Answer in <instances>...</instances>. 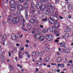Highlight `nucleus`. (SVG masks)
I'll list each match as a JSON object with an SVG mask.
<instances>
[{
  "mask_svg": "<svg viewBox=\"0 0 73 73\" xmlns=\"http://www.w3.org/2000/svg\"><path fill=\"white\" fill-rule=\"evenodd\" d=\"M49 12L48 10H46L45 12V14H46V15H49Z\"/></svg>",
  "mask_w": 73,
  "mask_h": 73,
  "instance_id": "obj_26",
  "label": "nucleus"
},
{
  "mask_svg": "<svg viewBox=\"0 0 73 73\" xmlns=\"http://www.w3.org/2000/svg\"><path fill=\"white\" fill-rule=\"evenodd\" d=\"M54 26L55 28H58L60 26V24L58 23H56L54 24Z\"/></svg>",
  "mask_w": 73,
  "mask_h": 73,
  "instance_id": "obj_19",
  "label": "nucleus"
},
{
  "mask_svg": "<svg viewBox=\"0 0 73 73\" xmlns=\"http://www.w3.org/2000/svg\"><path fill=\"white\" fill-rule=\"evenodd\" d=\"M36 8H37V9H39V8H40V6L37 4L36 5Z\"/></svg>",
  "mask_w": 73,
  "mask_h": 73,
  "instance_id": "obj_29",
  "label": "nucleus"
},
{
  "mask_svg": "<svg viewBox=\"0 0 73 73\" xmlns=\"http://www.w3.org/2000/svg\"><path fill=\"white\" fill-rule=\"evenodd\" d=\"M17 38H19V37H20V34H17Z\"/></svg>",
  "mask_w": 73,
  "mask_h": 73,
  "instance_id": "obj_42",
  "label": "nucleus"
},
{
  "mask_svg": "<svg viewBox=\"0 0 73 73\" xmlns=\"http://www.w3.org/2000/svg\"><path fill=\"white\" fill-rule=\"evenodd\" d=\"M28 9H26L25 10V16L26 18H28Z\"/></svg>",
  "mask_w": 73,
  "mask_h": 73,
  "instance_id": "obj_14",
  "label": "nucleus"
},
{
  "mask_svg": "<svg viewBox=\"0 0 73 73\" xmlns=\"http://www.w3.org/2000/svg\"><path fill=\"white\" fill-rule=\"evenodd\" d=\"M69 62L70 63V64H72L73 62V61L72 60H70V61H69Z\"/></svg>",
  "mask_w": 73,
  "mask_h": 73,
  "instance_id": "obj_54",
  "label": "nucleus"
},
{
  "mask_svg": "<svg viewBox=\"0 0 73 73\" xmlns=\"http://www.w3.org/2000/svg\"><path fill=\"white\" fill-rule=\"evenodd\" d=\"M39 27H40V28H43V25H40Z\"/></svg>",
  "mask_w": 73,
  "mask_h": 73,
  "instance_id": "obj_44",
  "label": "nucleus"
},
{
  "mask_svg": "<svg viewBox=\"0 0 73 73\" xmlns=\"http://www.w3.org/2000/svg\"><path fill=\"white\" fill-rule=\"evenodd\" d=\"M7 38V36H6V35H4L3 37V38L2 39L1 42H2L3 43L5 42V39H6Z\"/></svg>",
  "mask_w": 73,
  "mask_h": 73,
  "instance_id": "obj_11",
  "label": "nucleus"
},
{
  "mask_svg": "<svg viewBox=\"0 0 73 73\" xmlns=\"http://www.w3.org/2000/svg\"><path fill=\"white\" fill-rule=\"evenodd\" d=\"M10 70L11 71H12L13 70V69L12 67H11V68H10Z\"/></svg>",
  "mask_w": 73,
  "mask_h": 73,
  "instance_id": "obj_57",
  "label": "nucleus"
},
{
  "mask_svg": "<svg viewBox=\"0 0 73 73\" xmlns=\"http://www.w3.org/2000/svg\"><path fill=\"white\" fill-rule=\"evenodd\" d=\"M67 5H70V3L69 2H67Z\"/></svg>",
  "mask_w": 73,
  "mask_h": 73,
  "instance_id": "obj_60",
  "label": "nucleus"
},
{
  "mask_svg": "<svg viewBox=\"0 0 73 73\" xmlns=\"http://www.w3.org/2000/svg\"><path fill=\"white\" fill-rule=\"evenodd\" d=\"M55 16H58V13L57 12H56L55 13Z\"/></svg>",
  "mask_w": 73,
  "mask_h": 73,
  "instance_id": "obj_46",
  "label": "nucleus"
},
{
  "mask_svg": "<svg viewBox=\"0 0 73 73\" xmlns=\"http://www.w3.org/2000/svg\"><path fill=\"white\" fill-rule=\"evenodd\" d=\"M60 2V0H56L55 3L57 4Z\"/></svg>",
  "mask_w": 73,
  "mask_h": 73,
  "instance_id": "obj_39",
  "label": "nucleus"
},
{
  "mask_svg": "<svg viewBox=\"0 0 73 73\" xmlns=\"http://www.w3.org/2000/svg\"><path fill=\"white\" fill-rule=\"evenodd\" d=\"M31 13L33 14L35 13V3L33 2H31Z\"/></svg>",
  "mask_w": 73,
  "mask_h": 73,
  "instance_id": "obj_1",
  "label": "nucleus"
},
{
  "mask_svg": "<svg viewBox=\"0 0 73 73\" xmlns=\"http://www.w3.org/2000/svg\"><path fill=\"white\" fill-rule=\"evenodd\" d=\"M29 46V45H28V44H26L25 45V46L26 47H28Z\"/></svg>",
  "mask_w": 73,
  "mask_h": 73,
  "instance_id": "obj_63",
  "label": "nucleus"
},
{
  "mask_svg": "<svg viewBox=\"0 0 73 73\" xmlns=\"http://www.w3.org/2000/svg\"><path fill=\"white\" fill-rule=\"evenodd\" d=\"M68 17L69 19H71V18H72V16L70 15H68Z\"/></svg>",
  "mask_w": 73,
  "mask_h": 73,
  "instance_id": "obj_49",
  "label": "nucleus"
},
{
  "mask_svg": "<svg viewBox=\"0 0 73 73\" xmlns=\"http://www.w3.org/2000/svg\"><path fill=\"white\" fill-rule=\"evenodd\" d=\"M19 21V18L17 17H15L13 19V22L14 24H16Z\"/></svg>",
  "mask_w": 73,
  "mask_h": 73,
  "instance_id": "obj_7",
  "label": "nucleus"
},
{
  "mask_svg": "<svg viewBox=\"0 0 73 73\" xmlns=\"http://www.w3.org/2000/svg\"><path fill=\"white\" fill-rule=\"evenodd\" d=\"M49 60V58L48 57H47L46 58V62H48Z\"/></svg>",
  "mask_w": 73,
  "mask_h": 73,
  "instance_id": "obj_28",
  "label": "nucleus"
},
{
  "mask_svg": "<svg viewBox=\"0 0 73 73\" xmlns=\"http://www.w3.org/2000/svg\"><path fill=\"white\" fill-rule=\"evenodd\" d=\"M24 5H25L26 6L27 5L28 6V3H24Z\"/></svg>",
  "mask_w": 73,
  "mask_h": 73,
  "instance_id": "obj_51",
  "label": "nucleus"
},
{
  "mask_svg": "<svg viewBox=\"0 0 73 73\" xmlns=\"http://www.w3.org/2000/svg\"><path fill=\"white\" fill-rule=\"evenodd\" d=\"M61 67L62 68H64V67H65V65L63 63L61 64Z\"/></svg>",
  "mask_w": 73,
  "mask_h": 73,
  "instance_id": "obj_34",
  "label": "nucleus"
},
{
  "mask_svg": "<svg viewBox=\"0 0 73 73\" xmlns=\"http://www.w3.org/2000/svg\"><path fill=\"white\" fill-rule=\"evenodd\" d=\"M48 29L47 28L45 29L44 30H43V33H45V32H48Z\"/></svg>",
  "mask_w": 73,
  "mask_h": 73,
  "instance_id": "obj_24",
  "label": "nucleus"
},
{
  "mask_svg": "<svg viewBox=\"0 0 73 73\" xmlns=\"http://www.w3.org/2000/svg\"><path fill=\"white\" fill-rule=\"evenodd\" d=\"M19 58H23V56L19 55Z\"/></svg>",
  "mask_w": 73,
  "mask_h": 73,
  "instance_id": "obj_47",
  "label": "nucleus"
},
{
  "mask_svg": "<svg viewBox=\"0 0 73 73\" xmlns=\"http://www.w3.org/2000/svg\"><path fill=\"white\" fill-rule=\"evenodd\" d=\"M43 21H47V18H45L42 19Z\"/></svg>",
  "mask_w": 73,
  "mask_h": 73,
  "instance_id": "obj_40",
  "label": "nucleus"
},
{
  "mask_svg": "<svg viewBox=\"0 0 73 73\" xmlns=\"http://www.w3.org/2000/svg\"><path fill=\"white\" fill-rule=\"evenodd\" d=\"M9 57H11V51H9Z\"/></svg>",
  "mask_w": 73,
  "mask_h": 73,
  "instance_id": "obj_41",
  "label": "nucleus"
},
{
  "mask_svg": "<svg viewBox=\"0 0 73 73\" xmlns=\"http://www.w3.org/2000/svg\"><path fill=\"white\" fill-rule=\"evenodd\" d=\"M57 20L52 19L51 17L49 18L48 22L50 23L51 24H53L55 23V22H57Z\"/></svg>",
  "mask_w": 73,
  "mask_h": 73,
  "instance_id": "obj_4",
  "label": "nucleus"
},
{
  "mask_svg": "<svg viewBox=\"0 0 73 73\" xmlns=\"http://www.w3.org/2000/svg\"><path fill=\"white\" fill-rule=\"evenodd\" d=\"M47 66L48 68H50V66L49 65H47Z\"/></svg>",
  "mask_w": 73,
  "mask_h": 73,
  "instance_id": "obj_64",
  "label": "nucleus"
},
{
  "mask_svg": "<svg viewBox=\"0 0 73 73\" xmlns=\"http://www.w3.org/2000/svg\"><path fill=\"white\" fill-rule=\"evenodd\" d=\"M7 20L8 21H9V23H11L12 21L11 19H7Z\"/></svg>",
  "mask_w": 73,
  "mask_h": 73,
  "instance_id": "obj_35",
  "label": "nucleus"
},
{
  "mask_svg": "<svg viewBox=\"0 0 73 73\" xmlns=\"http://www.w3.org/2000/svg\"><path fill=\"white\" fill-rule=\"evenodd\" d=\"M45 9V5H43V6H41L40 7V9L41 11H44Z\"/></svg>",
  "mask_w": 73,
  "mask_h": 73,
  "instance_id": "obj_16",
  "label": "nucleus"
},
{
  "mask_svg": "<svg viewBox=\"0 0 73 73\" xmlns=\"http://www.w3.org/2000/svg\"><path fill=\"white\" fill-rule=\"evenodd\" d=\"M10 3L11 5H16V3H15L14 0H11L10 1Z\"/></svg>",
  "mask_w": 73,
  "mask_h": 73,
  "instance_id": "obj_13",
  "label": "nucleus"
},
{
  "mask_svg": "<svg viewBox=\"0 0 73 73\" xmlns=\"http://www.w3.org/2000/svg\"><path fill=\"white\" fill-rule=\"evenodd\" d=\"M71 30V29L68 28L67 29H65L64 30V32H66V33L68 32H70V30Z\"/></svg>",
  "mask_w": 73,
  "mask_h": 73,
  "instance_id": "obj_20",
  "label": "nucleus"
},
{
  "mask_svg": "<svg viewBox=\"0 0 73 73\" xmlns=\"http://www.w3.org/2000/svg\"><path fill=\"white\" fill-rule=\"evenodd\" d=\"M18 2H20V3H23L24 2V0H17Z\"/></svg>",
  "mask_w": 73,
  "mask_h": 73,
  "instance_id": "obj_37",
  "label": "nucleus"
},
{
  "mask_svg": "<svg viewBox=\"0 0 73 73\" xmlns=\"http://www.w3.org/2000/svg\"><path fill=\"white\" fill-rule=\"evenodd\" d=\"M3 53V51L1 50H0V54H2Z\"/></svg>",
  "mask_w": 73,
  "mask_h": 73,
  "instance_id": "obj_59",
  "label": "nucleus"
},
{
  "mask_svg": "<svg viewBox=\"0 0 73 73\" xmlns=\"http://www.w3.org/2000/svg\"><path fill=\"white\" fill-rule=\"evenodd\" d=\"M36 54L38 56H44L45 54V52L44 51H42L41 52H38Z\"/></svg>",
  "mask_w": 73,
  "mask_h": 73,
  "instance_id": "obj_10",
  "label": "nucleus"
},
{
  "mask_svg": "<svg viewBox=\"0 0 73 73\" xmlns=\"http://www.w3.org/2000/svg\"><path fill=\"white\" fill-rule=\"evenodd\" d=\"M35 20L33 19H31L30 20V22L31 23H35Z\"/></svg>",
  "mask_w": 73,
  "mask_h": 73,
  "instance_id": "obj_25",
  "label": "nucleus"
},
{
  "mask_svg": "<svg viewBox=\"0 0 73 73\" xmlns=\"http://www.w3.org/2000/svg\"><path fill=\"white\" fill-rule=\"evenodd\" d=\"M57 72H58V73H60V70L58 69L57 70Z\"/></svg>",
  "mask_w": 73,
  "mask_h": 73,
  "instance_id": "obj_56",
  "label": "nucleus"
},
{
  "mask_svg": "<svg viewBox=\"0 0 73 73\" xmlns=\"http://www.w3.org/2000/svg\"><path fill=\"white\" fill-rule=\"evenodd\" d=\"M58 50L60 51V52H63V51H62V49H61V48H59Z\"/></svg>",
  "mask_w": 73,
  "mask_h": 73,
  "instance_id": "obj_45",
  "label": "nucleus"
},
{
  "mask_svg": "<svg viewBox=\"0 0 73 73\" xmlns=\"http://www.w3.org/2000/svg\"><path fill=\"white\" fill-rule=\"evenodd\" d=\"M61 64H58V67H60V66H61Z\"/></svg>",
  "mask_w": 73,
  "mask_h": 73,
  "instance_id": "obj_52",
  "label": "nucleus"
},
{
  "mask_svg": "<svg viewBox=\"0 0 73 73\" xmlns=\"http://www.w3.org/2000/svg\"><path fill=\"white\" fill-rule=\"evenodd\" d=\"M39 6L41 7L42 6V3H41L40 2H39L38 3V4H37Z\"/></svg>",
  "mask_w": 73,
  "mask_h": 73,
  "instance_id": "obj_32",
  "label": "nucleus"
},
{
  "mask_svg": "<svg viewBox=\"0 0 73 73\" xmlns=\"http://www.w3.org/2000/svg\"><path fill=\"white\" fill-rule=\"evenodd\" d=\"M1 61H4V57L3 56H1Z\"/></svg>",
  "mask_w": 73,
  "mask_h": 73,
  "instance_id": "obj_23",
  "label": "nucleus"
},
{
  "mask_svg": "<svg viewBox=\"0 0 73 73\" xmlns=\"http://www.w3.org/2000/svg\"><path fill=\"white\" fill-rule=\"evenodd\" d=\"M11 9L12 12H14L16 10V7H15L14 6H11Z\"/></svg>",
  "mask_w": 73,
  "mask_h": 73,
  "instance_id": "obj_15",
  "label": "nucleus"
},
{
  "mask_svg": "<svg viewBox=\"0 0 73 73\" xmlns=\"http://www.w3.org/2000/svg\"><path fill=\"white\" fill-rule=\"evenodd\" d=\"M43 65H44V66H46V64L45 63H43Z\"/></svg>",
  "mask_w": 73,
  "mask_h": 73,
  "instance_id": "obj_62",
  "label": "nucleus"
},
{
  "mask_svg": "<svg viewBox=\"0 0 73 73\" xmlns=\"http://www.w3.org/2000/svg\"><path fill=\"white\" fill-rule=\"evenodd\" d=\"M62 60V58H61L58 57L57 59V61L58 62H61Z\"/></svg>",
  "mask_w": 73,
  "mask_h": 73,
  "instance_id": "obj_22",
  "label": "nucleus"
},
{
  "mask_svg": "<svg viewBox=\"0 0 73 73\" xmlns=\"http://www.w3.org/2000/svg\"><path fill=\"white\" fill-rule=\"evenodd\" d=\"M20 44L19 43H17L16 44V46H20Z\"/></svg>",
  "mask_w": 73,
  "mask_h": 73,
  "instance_id": "obj_48",
  "label": "nucleus"
},
{
  "mask_svg": "<svg viewBox=\"0 0 73 73\" xmlns=\"http://www.w3.org/2000/svg\"><path fill=\"white\" fill-rule=\"evenodd\" d=\"M45 38V37L44 36H40V37L39 38V39L40 40V41H44V38Z\"/></svg>",
  "mask_w": 73,
  "mask_h": 73,
  "instance_id": "obj_21",
  "label": "nucleus"
},
{
  "mask_svg": "<svg viewBox=\"0 0 73 73\" xmlns=\"http://www.w3.org/2000/svg\"><path fill=\"white\" fill-rule=\"evenodd\" d=\"M31 33L33 34H35V33H36V32L35 31H33L31 32Z\"/></svg>",
  "mask_w": 73,
  "mask_h": 73,
  "instance_id": "obj_50",
  "label": "nucleus"
},
{
  "mask_svg": "<svg viewBox=\"0 0 73 73\" xmlns=\"http://www.w3.org/2000/svg\"><path fill=\"white\" fill-rule=\"evenodd\" d=\"M27 7V6H22L21 5H18L17 7V9L19 11H23V8H26Z\"/></svg>",
  "mask_w": 73,
  "mask_h": 73,
  "instance_id": "obj_5",
  "label": "nucleus"
},
{
  "mask_svg": "<svg viewBox=\"0 0 73 73\" xmlns=\"http://www.w3.org/2000/svg\"><path fill=\"white\" fill-rule=\"evenodd\" d=\"M66 44V43L64 42H62L60 43L61 46L63 47V48H66V46H65Z\"/></svg>",
  "mask_w": 73,
  "mask_h": 73,
  "instance_id": "obj_12",
  "label": "nucleus"
},
{
  "mask_svg": "<svg viewBox=\"0 0 73 73\" xmlns=\"http://www.w3.org/2000/svg\"><path fill=\"white\" fill-rule=\"evenodd\" d=\"M22 29H23V30H24V31H26V32H27L28 31V30H27L26 29H24V27H23L22 28Z\"/></svg>",
  "mask_w": 73,
  "mask_h": 73,
  "instance_id": "obj_38",
  "label": "nucleus"
},
{
  "mask_svg": "<svg viewBox=\"0 0 73 73\" xmlns=\"http://www.w3.org/2000/svg\"><path fill=\"white\" fill-rule=\"evenodd\" d=\"M34 36L36 40H38L40 37V34L38 33H36L35 35Z\"/></svg>",
  "mask_w": 73,
  "mask_h": 73,
  "instance_id": "obj_9",
  "label": "nucleus"
},
{
  "mask_svg": "<svg viewBox=\"0 0 73 73\" xmlns=\"http://www.w3.org/2000/svg\"><path fill=\"white\" fill-rule=\"evenodd\" d=\"M63 52L64 53H69L70 52V50L69 49H67L65 50H62Z\"/></svg>",
  "mask_w": 73,
  "mask_h": 73,
  "instance_id": "obj_17",
  "label": "nucleus"
},
{
  "mask_svg": "<svg viewBox=\"0 0 73 73\" xmlns=\"http://www.w3.org/2000/svg\"><path fill=\"white\" fill-rule=\"evenodd\" d=\"M21 13L19 11H17L16 13V15H19V14H20V13Z\"/></svg>",
  "mask_w": 73,
  "mask_h": 73,
  "instance_id": "obj_33",
  "label": "nucleus"
},
{
  "mask_svg": "<svg viewBox=\"0 0 73 73\" xmlns=\"http://www.w3.org/2000/svg\"><path fill=\"white\" fill-rule=\"evenodd\" d=\"M27 27L29 30H30L32 28V25L30 23H28L27 25Z\"/></svg>",
  "mask_w": 73,
  "mask_h": 73,
  "instance_id": "obj_18",
  "label": "nucleus"
},
{
  "mask_svg": "<svg viewBox=\"0 0 73 73\" xmlns=\"http://www.w3.org/2000/svg\"><path fill=\"white\" fill-rule=\"evenodd\" d=\"M11 38L13 41H16L17 39V36L16 34H13L11 36Z\"/></svg>",
  "mask_w": 73,
  "mask_h": 73,
  "instance_id": "obj_8",
  "label": "nucleus"
},
{
  "mask_svg": "<svg viewBox=\"0 0 73 73\" xmlns=\"http://www.w3.org/2000/svg\"><path fill=\"white\" fill-rule=\"evenodd\" d=\"M59 18L60 19H63V18H62V17L61 16H59Z\"/></svg>",
  "mask_w": 73,
  "mask_h": 73,
  "instance_id": "obj_61",
  "label": "nucleus"
},
{
  "mask_svg": "<svg viewBox=\"0 0 73 73\" xmlns=\"http://www.w3.org/2000/svg\"><path fill=\"white\" fill-rule=\"evenodd\" d=\"M30 56H31V55L29 54L27 55V57H28V58H30Z\"/></svg>",
  "mask_w": 73,
  "mask_h": 73,
  "instance_id": "obj_53",
  "label": "nucleus"
},
{
  "mask_svg": "<svg viewBox=\"0 0 73 73\" xmlns=\"http://www.w3.org/2000/svg\"><path fill=\"white\" fill-rule=\"evenodd\" d=\"M36 54V52H32V56H34Z\"/></svg>",
  "mask_w": 73,
  "mask_h": 73,
  "instance_id": "obj_27",
  "label": "nucleus"
},
{
  "mask_svg": "<svg viewBox=\"0 0 73 73\" xmlns=\"http://www.w3.org/2000/svg\"><path fill=\"white\" fill-rule=\"evenodd\" d=\"M46 50L47 52H49V49L48 47H46Z\"/></svg>",
  "mask_w": 73,
  "mask_h": 73,
  "instance_id": "obj_30",
  "label": "nucleus"
},
{
  "mask_svg": "<svg viewBox=\"0 0 73 73\" xmlns=\"http://www.w3.org/2000/svg\"><path fill=\"white\" fill-rule=\"evenodd\" d=\"M2 25L3 26L5 25V23L3 21L2 22Z\"/></svg>",
  "mask_w": 73,
  "mask_h": 73,
  "instance_id": "obj_58",
  "label": "nucleus"
},
{
  "mask_svg": "<svg viewBox=\"0 0 73 73\" xmlns=\"http://www.w3.org/2000/svg\"><path fill=\"white\" fill-rule=\"evenodd\" d=\"M54 29V27L53 26H50L49 30L50 32H53L54 33L56 34L57 33V31H56L55 30H53Z\"/></svg>",
  "mask_w": 73,
  "mask_h": 73,
  "instance_id": "obj_3",
  "label": "nucleus"
},
{
  "mask_svg": "<svg viewBox=\"0 0 73 73\" xmlns=\"http://www.w3.org/2000/svg\"><path fill=\"white\" fill-rule=\"evenodd\" d=\"M46 38L48 41H51L53 39V36L50 35H47Z\"/></svg>",
  "mask_w": 73,
  "mask_h": 73,
  "instance_id": "obj_6",
  "label": "nucleus"
},
{
  "mask_svg": "<svg viewBox=\"0 0 73 73\" xmlns=\"http://www.w3.org/2000/svg\"><path fill=\"white\" fill-rule=\"evenodd\" d=\"M48 0H40L41 2H42L43 3H44L45 1H48Z\"/></svg>",
  "mask_w": 73,
  "mask_h": 73,
  "instance_id": "obj_43",
  "label": "nucleus"
},
{
  "mask_svg": "<svg viewBox=\"0 0 73 73\" xmlns=\"http://www.w3.org/2000/svg\"><path fill=\"white\" fill-rule=\"evenodd\" d=\"M51 4L49 3H46V5L48 6V7H50V5H51Z\"/></svg>",
  "mask_w": 73,
  "mask_h": 73,
  "instance_id": "obj_31",
  "label": "nucleus"
},
{
  "mask_svg": "<svg viewBox=\"0 0 73 73\" xmlns=\"http://www.w3.org/2000/svg\"><path fill=\"white\" fill-rule=\"evenodd\" d=\"M21 50H23V49H24V47L23 46H21Z\"/></svg>",
  "mask_w": 73,
  "mask_h": 73,
  "instance_id": "obj_36",
  "label": "nucleus"
},
{
  "mask_svg": "<svg viewBox=\"0 0 73 73\" xmlns=\"http://www.w3.org/2000/svg\"><path fill=\"white\" fill-rule=\"evenodd\" d=\"M54 5L53 3L51 4L50 5V6L49 9H48V10L50 12H52L53 13L55 11V8L54 7Z\"/></svg>",
  "mask_w": 73,
  "mask_h": 73,
  "instance_id": "obj_2",
  "label": "nucleus"
},
{
  "mask_svg": "<svg viewBox=\"0 0 73 73\" xmlns=\"http://www.w3.org/2000/svg\"><path fill=\"white\" fill-rule=\"evenodd\" d=\"M51 64L52 65H57L56 64H54L53 63H52Z\"/></svg>",
  "mask_w": 73,
  "mask_h": 73,
  "instance_id": "obj_55",
  "label": "nucleus"
}]
</instances>
